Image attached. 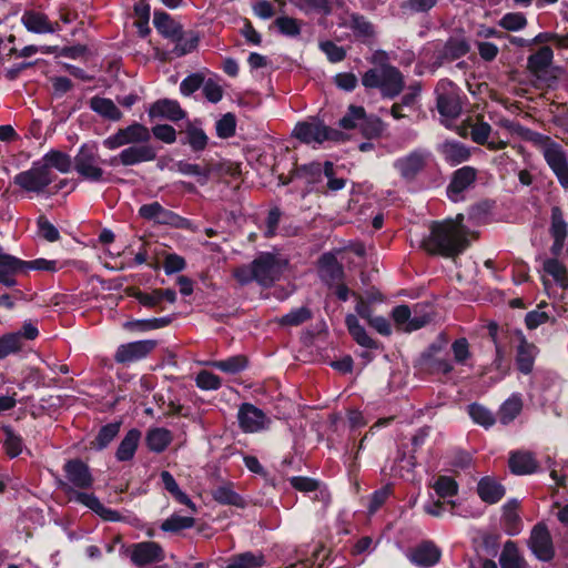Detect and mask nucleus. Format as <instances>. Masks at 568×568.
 <instances>
[{
	"label": "nucleus",
	"mask_w": 568,
	"mask_h": 568,
	"mask_svg": "<svg viewBox=\"0 0 568 568\" xmlns=\"http://www.w3.org/2000/svg\"><path fill=\"white\" fill-rule=\"evenodd\" d=\"M499 125L530 142L544 156L545 162L555 174L564 190H568V152L549 135L532 131L520 123L503 119Z\"/></svg>",
	"instance_id": "1"
},
{
	"label": "nucleus",
	"mask_w": 568,
	"mask_h": 568,
	"mask_svg": "<svg viewBox=\"0 0 568 568\" xmlns=\"http://www.w3.org/2000/svg\"><path fill=\"white\" fill-rule=\"evenodd\" d=\"M464 215L442 222H433L429 234L423 239L422 247L429 254L454 257L469 245L467 229L463 224Z\"/></svg>",
	"instance_id": "2"
},
{
	"label": "nucleus",
	"mask_w": 568,
	"mask_h": 568,
	"mask_svg": "<svg viewBox=\"0 0 568 568\" xmlns=\"http://www.w3.org/2000/svg\"><path fill=\"white\" fill-rule=\"evenodd\" d=\"M105 160L102 159L99 146L95 142L83 143L73 158V170L79 179L90 183L109 182V173L103 165Z\"/></svg>",
	"instance_id": "3"
},
{
	"label": "nucleus",
	"mask_w": 568,
	"mask_h": 568,
	"mask_svg": "<svg viewBox=\"0 0 568 568\" xmlns=\"http://www.w3.org/2000/svg\"><path fill=\"white\" fill-rule=\"evenodd\" d=\"M362 84L366 89H378L384 98L393 99L403 91L405 81L396 67L384 63L367 70L362 77Z\"/></svg>",
	"instance_id": "4"
},
{
	"label": "nucleus",
	"mask_w": 568,
	"mask_h": 568,
	"mask_svg": "<svg viewBox=\"0 0 568 568\" xmlns=\"http://www.w3.org/2000/svg\"><path fill=\"white\" fill-rule=\"evenodd\" d=\"M293 135L305 144H323L326 141L341 142L344 140V133L326 125L317 118H311L306 121L296 123Z\"/></svg>",
	"instance_id": "5"
},
{
	"label": "nucleus",
	"mask_w": 568,
	"mask_h": 568,
	"mask_svg": "<svg viewBox=\"0 0 568 568\" xmlns=\"http://www.w3.org/2000/svg\"><path fill=\"white\" fill-rule=\"evenodd\" d=\"M53 179L52 171L38 161L33 162L29 170L18 173L13 178V183L26 192L39 194L52 183Z\"/></svg>",
	"instance_id": "6"
},
{
	"label": "nucleus",
	"mask_w": 568,
	"mask_h": 568,
	"mask_svg": "<svg viewBox=\"0 0 568 568\" xmlns=\"http://www.w3.org/2000/svg\"><path fill=\"white\" fill-rule=\"evenodd\" d=\"M436 105L439 114L447 119H456L462 112L458 89L448 79H442L435 88Z\"/></svg>",
	"instance_id": "7"
},
{
	"label": "nucleus",
	"mask_w": 568,
	"mask_h": 568,
	"mask_svg": "<svg viewBox=\"0 0 568 568\" xmlns=\"http://www.w3.org/2000/svg\"><path fill=\"white\" fill-rule=\"evenodd\" d=\"M150 130L145 125L134 122L126 128L119 129L114 134L104 139L103 145L108 150H116L124 145L146 143L150 142Z\"/></svg>",
	"instance_id": "8"
},
{
	"label": "nucleus",
	"mask_w": 568,
	"mask_h": 568,
	"mask_svg": "<svg viewBox=\"0 0 568 568\" xmlns=\"http://www.w3.org/2000/svg\"><path fill=\"white\" fill-rule=\"evenodd\" d=\"M125 551L131 562L138 568H144L148 565L161 562L165 558L163 548L155 541L132 544Z\"/></svg>",
	"instance_id": "9"
},
{
	"label": "nucleus",
	"mask_w": 568,
	"mask_h": 568,
	"mask_svg": "<svg viewBox=\"0 0 568 568\" xmlns=\"http://www.w3.org/2000/svg\"><path fill=\"white\" fill-rule=\"evenodd\" d=\"M430 158L432 153L428 150L416 149L407 155L397 159L394 166L404 180L410 182L425 170Z\"/></svg>",
	"instance_id": "10"
},
{
	"label": "nucleus",
	"mask_w": 568,
	"mask_h": 568,
	"mask_svg": "<svg viewBox=\"0 0 568 568\" xmlns=\"http://www.w3.org/2000/svg\"><path fill=\"white\" fill-rule=\"evenodd\" d=\"M158 156V149L149 142L136 145H130L123 149L118 155L109 160V164L133 166L143 162L154 161Z\"/></svg>",
	"instance_id": "11"
},
{
	"label": "nucleus",
	"mask_w": 568,
	"mask_h": 568,
	"mask_svg": "<svg viewBox=\"0 0 568 568\" xmlns=\"http://www.w3.org/2000/svg\"><path fill=\"white\" fill-rule=\"evenodd\" d=\"M420 367L435 375H447L454 371V365L440 344H432L419 359Z\"/></svg>",
	"instance_id": "12"
},
{
	"label": "nucleus",
	"mask_w": 568,
	"mask_h": 568,
	"mask_svg": "<svg viewBox=\"0 0 568 568\" xmlns=\"http://www.w3.org/2000/svg\"><path fill=\"white\" fill-rule=\"evenodd\" d=\"M255 282L262 286L272 285L282 273L280 260L272 253H262L253 262Z\"/></svg>",
	"instance_id": "13"
},
{
	"label": "nucleus",
	"mask_w": 568,
	"mask_h": 568,
	"mask_svg": "<svg viewBox=\"0 0 568 568\" xmlns=\"http://www.w3.org/2000/svg\"><path fill=\"white\" fill-rule=\"evenodd\" d=\"M61 488L69 495L70 500L87 506L102 519L108 521L121 520V515L116 510L104 507L95 495L78 491L72 489L68 484H62Z\"/></svg>",
	"instance_id": "14"
},
{
	"label": "nucleus",
	"mask_w": 568,
	"mask_h": 568,
	"mask_svg": "<svg viewBox=\"0 0 568 568\" xmlns=\"http://www.w3.org/2000/svg\"><path fill=\"white\" fill-rule=\"evenodd\" d=\"M237 420L244 433H258L268 428L271 419L253 404L244 403L237 412Z\"/></svg>",
	"instance_id": "15"
},
{
	"label": "nucleus",
	"mask_w": 568,
	"mask_h": 568,
	"mask_svg": "<svg viewBox=\"0 0 568 568\" xmlns=\"http://www.w3.org/2000/svg\"><path fill=\"white\" fill-rule=\"evenodd\" d=\"M528 547L541 561H550L555 557L552 539L545 524L539 523L534 526L528 540Z\"/></svg>",
	"instance_id": "16"
},
{
	"label": "nucleus",
	"mask_w": 568,
	"mask_h": 568,
	"mask_svg": "<svg viewBox=\"0 0 568 568\" xmlns=\"http://www.w3.org/2000/svg\"><path fill=\"white\" fill-rule=\"evenodd\" d=\"M63 470L65 474L67 481H61L62 484H68L72 489H89L93 484V477L90 471L89 466L82 462L81 459H70L64 466Z\"/></svg>",
	"instance_id": "17"
},
{
	"label": "nucleus",
	"mask_w": 568,
	"mask_h": 568,
	"mask_svg": "<svg viewBox=\"0 0 568 568\" xmlns=\"http://www.w3.org/2000/svg\"><path fill=\"white\" fill-rule=\"evenodd\" d=\"M408 560L420 568H430L442 558L440 548L433 540H423L407 552Z\"/></svg>",
	"instance_id": "18"
},
{
	"label": "nucleus",
	"mask_w": 568,
	"mask_h": 568,
	"mask_svg": "<svg viewBox=\"0 0 568 568\" xmlns=\"http://www.w3.org/2000/svg\"><path fill=\"white\" fill-rule=\"evenodd\" d=\"M156 346L153 339L136 341L121 344L114 354L119 364H129L145 358Z\"/></svg>",
	"instance_id": "19"
},
{
	"label": "nucleus",
	"mask_w": 568,
	"mask_h": 568,
	"mask_svg": "<svg viewBox=\"0 0 568 568\" xmlns=\"http://www.w3.org/2000/svg\"><path fill=\"white\" fill-rule=\"evenodd\" d=\"M477 179V170L473 166H463L453 173L447 186V195L453 202L464 200V192L468 190Z\"/></svg>",
	"instance_id": "20"
},
{
	"label": "nucleus",
	"mask_w": 568,
	"mask_h": 568,
	"mask_svg": "<svg viewBox=\"0 0 568 568\" xmlns=\"http://www.w3.org/2000/svg\"><path fill=\"white\" fill-rule=\"evenodd\" d=\"M139 215L146 221H153L156 224L171 225L175 227L181 226L184 222L183 217L173 211L163 207L159 202L141 205L139 209Z\"/></svg>",
	"instance_id": "21"
},
{
	"label": "nucleus",
	"mask_w": 568,
	"mask_h": 568,
	"mask_svg": "<svg viewBox=\"0 0 568 568\" xmlns=\"http://www.w3.org/2000/svg\"><path fill=\"white\" fill-rule=\"evenodd\" d=\"M515 336L518 341L516 365L520 373L528 375L534 369L535 358L538 354V348L534 343L527 341L521 331H516Z\"/></svg>",
	"instance_id": "22"
},
{
	"label": "nucleus",
	"mask_w": 568,
	"mask_h": 568,
	"mask_svg": "<svg viewBox=\"0 0 568 568\" xmlns=\"http://www.w3.org/2000/svg\"><path fill=\"white\" fill-rule=\"evenodd\" d=\"M392 318L398 329L407 333L424 327L430 321L428 315L412 317V312L407 305H398L394 307L392 311Z\"/></svg>",
	"instance_id": "23"
},
{
	"label": "nucleus",
	"mask_w": 568,
	"mask_h": 568,
	"mask_svg": "<svg viewBox=\"0 0 568 568\" xmlns=\"http://www.w3.org/2000/svg\"><path fill=\"white\" fill-rule=\"evenodd\" d=\"M470 138L475 143L486 145L490 151L504 150L508 145V141L499 139L497 133L491 135L490 124L484 121H479L471 126Z\"/></svg>",
	"instance_id": "24"
},
{
	"label": "nucleus",
	"mask_w": 568,
	"mask_h": 568,
	"mask_svg": "<svg viewBox=\"0 0 568 568\" xmlns=\"http://www.w3.org/2000/svg\"><path fill=\"white\" fill-rule=\"evenodd\" d=\"M318 274L323 282L333 286L343 280L344 268L335 254L324 253L318 261Z\"/></svg>",
	"instance_id": "25"
},
{
	"label": "nucleus",
	"mask_w": 568,
	"mask_h": 568,
	"mask_svg": "<svg viewBox=\"0 0 568 568\" xmlns=\"http://www.w3.org/2000/svg\"><path fill=\"white\" fill-rule=\"evenodd\" d=\"M438 153L450 165H458L469 160L470 149L460 141L445 140L437 146Z\"/></svg>",
	"instance_id": "26"
},
{
	"label": "nucleus",
	"mask_w": 568,
	"mask_h": 568,
	"mask_svg": "<svg viewBox=\"0 0 568 568\" xmlns=\"http://www.w3.org/2000/svg\"><path fill=\"white\" fill-rule=\"evenodd\" d=\"M21 21L26 29L33 33H53L60 30L58 22H51L48 16L40 11H26Z\"/></svg>",
	"instance_id": "27"
},
{
	"label": "nucleus",
	"mask_w": 568,
	"mask_h": 568,
	"mask_svg": "<svg viewBox=\"0 0 568 568\" xmlns=\"http://www.w3.org/2000/svg\"><path fill=\"white\" fill-rule=\"evenodd\" d=\"M19 273H23L22 260L4 253L0 247V283L8 287L14 286V276Z\"/></svg>",
	"instance_id": "28"
},
{
	"label": "nucleus",
	"mask_w": 568,
	"mask_h": 568,
	"mask_svg": "<svg viewBox=\"0 0 568 568\" xmlns=\"http://www.w3.org/2000/svg\"><path fill=\"white\" fill-rule=\"evenodd\" d=\"M509 469L515 475H529L538 469L535 455L526 450L511 452L508 460Z\"/></svg>",
	"instance_id": "29"
},
{
	"label": "nucleus",
	"mask_w": 568,
	"mask_h": 568,
	"mask_svg": "<svg viewBox=\"0 0 568 568\" xmlns=\"http://www.w3.org/2000/svg\"><path fill=\"white\" fill-rule=\"evenodd\" d=\"M149 114L151 118H164L178 122L185 118L186 113L175 100L162 99L154 102Z\"/></svg>",
	"instance_id": "30"
},
{
	"label": "nucleus",
	"mask_w": 568,
	"mask_h": 568,
	"mask_svg": "<svg viewBox=\"0 0 568 568\" xmlns=\"http://www.w3.org/2000/svg\"><path fill=\"white\" fill-rule=\"evenodd\" d=\"M339 26L351 29L354 36L362 41L373 39L376 33L375 26L365 16L357 12L349 13L348 20L341 22Z\"/></svg>",
	"instance_id": "31"
},
{
	"label": "nucleus",
	"mask_w": 568,
	"mask_h": 568,
	"mask_svg": "<svg viewBox=\"0 0 568 568\" xmlns=\"http://www.w3.org/2000/svg\"><path fill=\"white\" fill-rule=\"evenodd\" d=\"M477 494L484 503L493 505L505 496L506 489L494 477L485 476L477 484Z\"/></svg>",
	"instance_id": "32"
},
{
	"label": "nucleus",
	"mask_w": 568,
	"mask_h": 568,
	"mask_svg": "<svg viewBox=\"0 0 568 568\" xmlns=\"http://www.w3.org/2000/svg\"><path fill=\"white\" fill-rule=\"evenodd\" d=\"M141 432L136 428H132L125 434L115 452V458L119 462L133 459L141 440Z\"/></svg>",
	"instance_id": "33"
},
{
	"label": "nucleus",
	"mask_w": 568,
	"mask_h": 568,
	"mask_svg": "<svg viewBox=\"0 0 568 568\" xmlns=\"http://www.w3.org/2000/svg\"><path fill=\"white\" fill-rule=\"evenodd\" d=\"M345 324H346V327H347L349 334L352 335V337L358 345H361L365 348H368V349L378 348L377 342L374 341L367 334L365 327L359 324V321L355 315H353V314L346 315Z\"/></svg>",
	"instance_id": "34"
},
{
	"label": "nucleus",
	"mask_w": 568,
	"mask_h": 568,
	"mask_svg": "<svg viewBox=\"0 0 568 568\" xmlns=\"http://www.w3.org/2000/svg\"><path fill=\"white\" fill-rule=\"evenodd\" d=\"M499 565L501 568H527L528 564L521 552L519 551L516 542L507 540L504 544L501 554L499 556Z\"/></svg>",
	"instance_id": "35"
},
{
	"label": "nucleus",
	"mask_w": 568,
	"mask_h": 568,
	"mask_svg": "<svg viewBox=\"0 0 568 568\" xmlns=\"http://www.w3.org/2000/svg\"><path fill=\"white\" fill-rule=\"evenodd\" d=\"M89 105L93 112L106 120L119 121L122 118V112L111 99L95 95L90 99Z\"/></svg>",
	"instance_id": "36"
},
{
	"label": "nucleus",
	"mask_w": 568,
	"mask_h": 568,
	"mask_svg": "<svg viewBox=\"0 0 568 568\" xmlns=\"http://www.w3.org/2000/svg\"><path fill=\"white\" fill-rule=\"evenodd\" d=\"M153 24L159 33L171 40L176 38L183 30L182 26L164 11H154Z\"/></svg>",
	"instance_id": "37"
},
{
	"label": "nucleus",
	"mask_w": 568,
	"mask_h": 568,
	"mask_svg": "<svg viewBox=\"0 0 568 568\" xmlns=\"http://www.w3.org/2000/svg\"><path fill=\"white\" fill-rule=\"evenodd\" d=\"M518 501L516 499L508 500L503 507V525L505 531L515 536L521 530V519L518 515Z\"/></svg>",
	"instance_id": "38"
},
{
	"label": "nucleus",
	"mask_w": 568,
	"mask_h": 568,
	"mask_svg": "<svg viewBox=\"0 0 568 568\" xmlns=\"http://www.w3.org/2000/svg\"><path fill=\"white\" fill-rule=\"evenodd\" d=\"M172 438V433L169 429L164 427H154L148 430L145 443L151 452L159 454L168 448Z\"/></svg>",
	"instance_id": "39"
},
{
	"label": "nucleus",
	"mask_w": 568,
	"mask_h": 568,
	"mask_svg": "<svg viewBox=\"0 0 568 568\" xmlns=\"http://www.w3.org/2000/svg\"><path fill=\"white\" fill-rule=\"evenodd\" d=\"M213 499L221 505L235 506L237 508H244L246 506L245 500L233 489L232 483L223 484L216 487L212 493Z\"/></svg>",
	"instance_id": "40"
},
{
	"label": "nucleus",
	"mask_w": 568,
	"mask_h": 568,
	"mask_svg": "<svg viewBox=\"0 0 568 568\" xmlns=\"http://www.w3.org/2000/svg\"><path fill=\"white\" fill-rule=\"evenodd\" d=\"M42 165L50 169L54 168L61 173H68L73 169V159L62 151L50 150L47 152L40 161Z\"/></svg>",
	"instance_id": "41"
},
{
	"label": "nucleus",
	"mask_w": 568,
	"mask_h": 568,
	"mask_svg": "<svg viewBox=\"0 0 568 568\" xmlns=\"http://www.w3.org/2000/svg\"><path fill=\"white\" fill-rule=\"evenodd\" d=\"M264 565L265 557L262 552L245 551L230 557L225 568H260Z\"/></svg>",
	"instance_id": "42"
},
{
	"label": "nucleus",
	"mask_w": 568,
	"mask_h": 568,
	"mask_svg": "<svg viewBox=\"0 0 568 568\" xmlns=\"http://www.w3.org/2000/svg\"><path fill=\"white\" fill-rule=\"evenodd\" d=\"M523 409V400L520 395L514 394L508 399H506L499 410L498 418L503 425H508L511 423L521 412Z\"/></svg>",
	"instance_id": "43"
},
{
	"label": "nucleus",
	"mask_w": 568,
	"mask_h": 568,
	"mask_svg": "<svg viewBox=\"0 0 568 568\" xmlns=\"http://www.w3.org/2000/svg\"><path fill=\"white\" fill-rule=\"evenodd\" d=\"M554 53L550 47H541L528 58L527 65L532 73L545 72L551 64Z\"/></svg>",
	"instance_id": "44"
},
{
	"label": "nucleus",
	"mask_w": 568,
	"mask_h": 568,
	"mask_svg": "<svg viewBox=\"0 0 568 568\" xmlns=\"http://www.w3.org/2000/svg\"><path fill=\"white\" fill-rule=\"evenodd\" d=\"M184 135L185 138L182 143L190 145L194 152H202L207 146L209 138L201 128L189 124L184 131Z\"/></svg>",
	"instance_id": "45"
},
{
	"label": "nucleus",
	"mask_w": 568,
	"mask_h": 568,
	"mask_svg": "<svg viewBox=\"0 0 568 568\" xmlns=\"http://www.w3.org/2000/svg\"><path fill=\"white\" fill-rule=\"evenodd\" d=\"M121 423L114 422L102 426L91 443V448L95 450H102L109 446L111 442L118 436L120 432Z\"/></svg>",
	"instance_id": "46"
},
{
	"label": "nucleus",
	"mask_w": 568,
	"mask_h": 568,
	"mask_svg": "<svg viewBox=\"0 0 568 568\" xmlns=\"http://www.w3.org/2000/svg\"><path fill=\"white\" fill-rule=\"evenodd\" d=\"M471 420L485 428H490L496 423L494 413L481 404L473 403L467 406Z\"/></svg>",
	"instance_id": "47"
},
{
	"label": "nucleus",
	"mask_w": 568,
	"mask_h": 568,
	"mask_svg": "<svg viewBox=\"0 0 568 568\" xmlns=\"http://www.w3.org/2000/svg\"><path fill=\"white\" fill-rule=\"evenodd\" d=\"M172 41L175 43L172 53L175 57H183L197 48L200 38L195 32H190L185 36L182 30Z\"/></svg>",
	"instance_id": "48"
},
{
	"label": "nucleus",
	"mask_w": 568,
	"mask_h": 568,
	"mask_svg": "<svg viewBox=\"0 0 568 568\" xmlns=\"http://www.w3.org/2000/svg\"><path fill=\"white\" fill-rule=\"evenodd\" d=\"M211 365L221 372L237 374L247 367V358L244 355H235L226 359L214 361Z\"/></svg>",
	"instance_id": "49"
},
{
	"label": "nucleus",
	"mask_w": 568,
	"mask_h": 568,
	"mask_svg": "<svg viewBox=\"0 0 568 568\" xmlns=\"http://www.w3.org/2000/svg\"><path fill=\"white\" fill-rule=\"evenodd\" d=\"M176 171L183 175L196 176L200 184L204 185L210 179L211 170L202 168L199 164L190 163L186 161H179L175 163Z\"/></svg>",
	"instance_id": "50"
},
{
	"label": "nucleus",
	"mask_w": 568,
	"mask_h": 568,
	"mask_svg": "<svg viewBox=\"0 0 568 568\" xmlns=\"http://www.w3.org/2000/svg\"><path fill=\"white\" fill-rule=\"evenodd\" d=\"M544 271L552 276L555 282L562 288L568 287V276L566 266L557 258H548L544 262Z\"/></svg>",
	"instance_id": "51"
},
{
	"label": "nucleus",
	"mask_w": 568,
	"mask_h": 568,
	"mask_svg": "<svg viewBox=\"0 0 568 568\" xmlns=\"http://www.w3.org/2000/svg\"><path fill=\"white\" fill-rule=\"evenodd\" d=\"M274 26L281 34L290 38L298 37L302 31V21L287 16L277 17Z\"/></svg>",
	"instance_id": "52"
},
{
	"label": "nucleus",
	"mask_w": 568,
	"mask_h": 568,
	"mask_svg": "<svg viewBox=\"0 0 568 568\" xmlns=\"http://www.w3.org/2000/svg\"><path fill=\"white\" fill-rule=\"evenodd\" d=\"M312 316L313 313L307 306H301L283 315L277 322L282 326H298L311 320Z\"/></svg>",
	"instance_id": "53"
},
{
	"label": "nucleus",
	"mask_w": 568,
	"mask_h": 568,
	"mask_svg": "<svg viewBox=\"0 0 568 568\" xmlns=\"http://www.w3.org/2000/svg\"><path fill=\"white\" fill-rule=\"evenodd\" d=\"M365 118L366 112L363 106L349 105L346 114L339 120V126L345 130L361 128Z\"/></svg>",
	"instance_id": "54"
},
{
	"label": "nucleus",
	"mask_w": 568,
	"mask_h": 568,
	"mask_svg": "<svg viewBox=\"0 0 568 568\" xmlns=\"http://www.w3.org/2000/svg\"><path fill=\"white\" fill-rule=\"evenodd\" d=\"M549 232L551 237L567 239L568 236V223L565 221L562 210L559 206L551 207Z\"/></svg>",
	"instance_id": "55"
},
{
	"label": "nucleus",
	"mask_w": 568,
	"mask_h": 568,
	"mask_svg": "<svg viewBox=\"0 0 568 568\" xmlns=\"http://www.w3.org/2000/svg\"><path fill=\"white\" fill-rule=\"evenodd\" d=\"M304 13L318 12L329 14L332 7L328 0H288Z\"/></svg>",
	"instance_id": "56"
},
{
	"label": "nucleus",
	"mask_w": 568,
	"mask_h": 568,
	"mask_svg": "<svg viewBox=\"0 0 568 568\" xmlns=\"http://www.w3.org/2000/svg\"><path fill=\"white\" fill-rule=\"evenodd\" d=\"M432 487L439 498L454 497L458 494V484L449 476H438Z\"/></svg>",
	"instance_id": "57"
},
{
	"label": "nucleus",
	"mask_w": 568,
	"mask_h": 568,
	"mask_svg": "<svg viewBox=\"0 0 568 568\" xmlns=\"http://www.w3.org/2000/svg\"><path fill=\"white\" fill-rule=\"evenodd\" d=\"M22 347L23 342H20L19 334L9 333L0 336V359L20 352Z\"/></svg>",
	"instance_id": "58"
},
{
	"label": "nucleus",
	"mask_w": 568,
	"mask_h": 568,
	"mask_svg": "<svg viewBox=\"0 0 568 568\" xmlns=\"http://www.w3.org/2000/svg\"><path fill=\"white\" fill-rule=\"evenodd\" d=\"M194 518L181 515H172L161 524L163 531L178 532L194 526Z\"/></svg>",
	"instance_id": "59"
},
{
	"label": "nucleus",
	"mask_w": 568,
	"mask_h": 568,
	"mask_svg": "<svg viewBox=\"0 0 568 568\" xmlns=\"http://www.w3.org/2000/svg\"><path fill=\"white\" fill-rule=\"evenodd\" d=\"M324 174V164L322 165L318 162H313L310 164H305L300 166L296 170V175L298 178H303L307 183L314 184L322 180V175Z\"/></svg>",
	"instance_id": "60"
},
{
	"label": "nucleus",
	"mask_w": 568,
	"mask_h": 568,
	"mask_svg": "<svg viewBox=\"0 0 568 568\" xmlns=\"http://www.w3.org/2000/svg\"><path fill=\"white\" fill-rule=\"evenodd\" d=\"M498 24L507 31H519L527 26V19L521 12H508L501 17Z\"/></svg>",
	"instance_id": "61"
},
{
	"label": "nucleus",
	"mask_w": 568,
	"mask_h": 568,
	"mask_svg": "<svg viewBox=\"0 0 568 568\" xmlns=\"http://www.w3.org/2000/svg\"><path fill=\"white\" fill-rule=\"evenodd\" d=\"M450 349L454 356V362L457 365H467V362L471 357V353L469 349V343L465 337L455 339L450 346Z\"/></svg>",
	"instance_id": "62"
},
{
	"label": "nucleus",
	"mask_w": 568,
	"mask_h": 568,
	"mask_svg": "<svg viewBox=\"0 0 568 568\" xmlns=\"http://www.w3.org/2000/svg\"><path fill=\"white\" fill-rule=\"evenodd\" d=\"M236 119L232 113L224 114L216 121L215 131L216 135L221 139H229L235 134Z\"/></svg>",
	"instance_id": "63"
},
{
	"label": "nucleus",
	"mask_w": 568,
	"mask_h": 568,
	"mask_svg": "<svg viewBox=\"0 0 568 568\" xmlns=\"http://www.w3.org/2000/svg\"><path fill=\"white\" fill-rule=\"evenodd\" d=\"M6 439L3 443V448L6 450V454L10 458H14L19 456L23 448V442L20 436L14 434L10 428H6Z\"/></svg>",
	"instance_id": "64"
}]
</instances>
